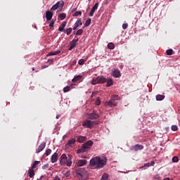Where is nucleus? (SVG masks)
I'll use <instances>...</instances> for the list:
<instances>
[{
	"label": "nucleus",
	"mask_w": 180,
	"mask_h": 180,
	"mask_svg": "<svg viewBox=\"0 0 180 180\" xmlns=\"http://www.w3.org/2000/svg\"><path fill=\"white\" fill-rule=\"evenodd\" d=\"M46 18L47 21L51 20L53 18V12L51 11H47L46 12Z\"/></svg>",
	"instance_id": "nucleus-14"
},
{
	"label": "nucleus",
	"mask_w": 180,
	"mask_h": 180,
	"mask_svg": "<svg viewBox=\"0 0 180 180\" xmlns=\"http://www.w3.org/2000/svg\"><path fill=\"white\" fill-rule=\"evenodd\" d=\"M98 84H105L108 81V79L105 78L103 76H98Z\"/></svg>",
	"instance_id": "nucleus-16"
},
{
	"label": "nucleus",
	"mask_w": 180,
	"mask_h": 180,
	"mask_svg": "<svg viewBox=\"0 0 180 180\" xmlns=\"http://www.w3.org/2000/svg\"><path fill=\"white\" fill-rule=\"evenodd\" d=\"M69 91H71V86H67L63 89V92H69Z\"/></svg>",
	"instance_id": "nucleus-40"
},
{
	"label": "nucleus",
	"mask_w": 180,
	"mask_h": 180,
	"mask_svg": "<svg viewBox=\"0 0 180 180\" xmlns=\"http://www.w3.org/2000/svg\"><path fill=\"white\" fill-rule=\"evenodd\" d=\"M44 148H46V143L44 142L39 146L38 148L36 150V153L39 154V153H41V151H43Z\"/></svg>",
	"instance_id": "nucleus-9"
},
{
	"label": "nucleus",
	"mask_w": 180,
	"mask_h": 180,
	"mask_svg": "<svg viewBox=\"0 0 180 180\" xmlns=\"http://www.w3.org/2000/svg\"><path fill=\"white\" fill-rule=\"evenodd\" d=\"M179 113H180V107L179 108Z\"/></svg>",
	"instance_id": "nucleus-56"
},
{
	"label": "nucleus",
	"mask_w": 180,
	"mask_h": 180,
	"mask_svg": "<svg viewBox=\"0 0 180 180\" xmlns=\"http://www.w3.org/2000/svg\"><path fill=\"white\" fill-rule=\"evenodd\" d=\"M154 165H155V161H152L151 162H148V163H145L141 168H148L150 167H154Z\"/></svg>",
	"instance_id": "nucleus-15"
},
{
	"label": "nucleus",
	"mask_w": 180,
	"mask_h": 180,
	"mask_svg": "<svg viewBox=\"0 0 180 180\" xmlns=\"http://www.w3.org/2000/svg\"><path fill=\"white\" fill-rule=\"evenodd\" d=\"M107 162V157L101 158L99 156H96L90 160V168L91 169H102V168H105Z\"/></svg>",
	"instance_id": "nucleus-1"
},
{
	"label": "nucleus",
	"mask_w": 180,
	"mask_h": 180,
	"mask_svg": "<svg viewBox=\"0 0 180 180\" xmlns=\"http://www.w3.org/2000/svg\"><path fill=\"white\" fill-rule=\"evenodd\" d=\"M78 143H84V141H86V136H77Z\"/></svg>",
	"instance_id": "nucleus-18"
},
{
	"label": "nucleus",
	"mask_w": 180,
	"mask_h": 180,
	"mask_svg": "<svg viewBox=\"0 0 180 180\" xmlns=\"http://www.w3.org/2000/svg\"><path fill=\"white\" fill-rule=\"evenodd\" d=\"M60 165L71 167V165H72V156L71 155H68V157H67V155L65 153L62 154L60 158Z\"/></svg>",
	"instance_id": "nucleus-2"
},
{
	"label": "nucleus",
	"mask_w": 180,
	"mask_h": 180,
	"mask_svg": "<svg viewBox=\"0 0 180 180\" xmlns=\"http://www.w3.org/2000/svg\"><path fill=\"white\" fill-rule=\"evenodd\" d=\"M39 163L40 161H35L31 168H32V169H34V168H36V166L39 165Z\"/></svg>",
	"instance_id": "nucleus-37"
},
{
	"label": "nucleus",
	"mask_w": 180,
	"mask_h": 180,
	"mask_svg": "<svg viewBox=\"0 0 180 180\" xmlns=\"http://www.w3.org/2000/svg\"><path fill=\"white\" fill-rule=\"evenodd\" d=\"M109 179V174L108 173H104L102 176L101 180H108Z\"/></svg>",
	"instance_id": "nucleus-28"
},
{
	"label": "nucleus",
	"mask_w": 180,
	"mask_h": 180,
	"mask_svg": "<svg viewBox=\"0 0 180 180\" xmlns=\"http://www.w3.org/2000/svg\"><path fill=\"white\" fill-rule=\"evenodd\" d=\"M72 41H73V43H77L78 42V38H77V37H75V39Z\"/></svg>",
	"instance_id": "nucleus-48"
},
{
	"label": "nucleus",
	"mask_w": 180,
	"mask_h": 180,
	"mask_svg": "<svg viewBox=\"0 0 180 180\" xmlns=\"http://www.w3.org/2000/svg\"><path fill=\"white\" fill-rule=\"evenodd\" d=\"M32 71H34V68H32Z\"/></svg>",
	"instance_id": "nucleus-55"
},
{
	"label": "nucleus",
	"mask_w": 180,
	"mask_h": 180,
	"mask_svg": "<svg viewBox=\"0 0 180 180\" xmlns=\"http://www.w3.org/2000/svg\"><path fill=\"white\" fill-rule=\"evenodd\" d=\"M127 27H129V24H127V23L122 24V29H124V30H126V29H127Z\"/></svg>",
	"instance_id": "nucleus-45"
},
{
	"label": "nucleus",
	"mask_w": 180,
	"mask_h": 180,
	"mask_svg": "<svg viewBox=\"0 0 180 180\" xmlns=\"http://www.w3.org/2000/svg\"><path fill=\"white\" fill-rule=\"evenodd\" d=\"M179 161V158L178 156H174L172 158V162H178Z\"/></svg>",
	"instance_id": "nucleus-41"
},
{
	"label": "nucleus",
	"mask_w": 180,
	"mask_h": 180,
	"mask_svg": "<svg viewBox=\"0 0 180 180\" xmlns=\"http://www.w3.org/2000/svg\"><path fill=\"white\" fill-rule=\"evenodd\" d=\"M86 160H79L77 162H76V165L77 167H84V165H86Z\"/></svg>",
	"instance_id": "nucleus-11"
},
{
	"label": "nucleus",
	"mask_w": 180,
	"mask_h": 180,
	"mask_svg": "<svg viewBox=\"0 0 180 180\" xmlns=\"http://www.w3.org/2000/svg\"><path fill=\"white\" fill-rule=\"evenodd\" d=\"M76 46H77V43L72 41L70 44V46L69 47V51H71V50H72L73 49H75Z\"/></svg>",
	"instance_id": "nucleus-24"
},
{
	"label": "nucleus",
	"mask_w": 180,
	"mask_h": 180,
	"mask_svg": "<svg viewBox=\"0 0 180 180\" xmlns=\"http://www.w3.org/2000/svg\"><path fill=\"white\" fill-rule=\"evenodd\" d=\"M165 98V96L158 94L156 96V101H163Z\"/></svg>",
	"instance_id": "nucleus-26"
},
{
	"label": "nucleus",
	"mask_w": 180,
	"mask_h": 180,
	"mask_svg": "<svg viewBox=\"0 0 180 180\" xmlns=\"http://www.w3.org/2000/svg\"><path fill=\"white\" fill-rule=\"evenodd\" d=\"M56 5L58 8H63V6H64V1H58Z\"/></svg>",
	"instance_id": "nucleus-33"
},
{
	"label": "nucleus",
	"mask_w": 180,
	"mask_h": 180,
	"mask_svg": "<svg viewBox=\"0 0 180 180\" xmlns=\"http://www.w3.org/2000/svg\"><path fill=\"white\" fill-rule=\"evenodd\" d=\"M42 168H43V169H49V164L44 165Z\"/></svg>",
	"instance_id": "nucleus-47"
},
{
	"label": "nucleus",
	"mask_w": 180,
	"mask_h": 180,
	"mask_svg": "<svg viewBox=\"0 0 180 180\" xmlns=\"http://www.w3.org/2000/svg\"><path fill=\"white\" fill-rule=\"evenodd\" d=\"M119 101H120V97L117 95L112 96L111 99L107 102H105V106H116L117 103H119Z\"/></svg>",
	"instance_id": "nucleus-5"
},
{
	"label": "nucleus",
	"mask_w": 180,
	"mask_h": 180,
	"mask_svg": "<svg viewBox=\"0 0 180 180\" xmlns=\"http://www.w3.org/2000/svg\"><path fill=\"white\" fill-rule=\"evenodd\" d=\"M58 160V153H54L51 158V161L53 164H54L55 162H57Z\"/></svg>",
	"instance_id": "nucleus-10"
},
{
	"label": "nucleus",
	"mask_w": 180,
	"mask_h": 180,
	"mask_svg": "<svg viewBox=\"0 0 180 180\" xmlns=\"http://www.w3.org/2000/svg\"><path fill=\"white\" fill-rule=\"evenodd\" d=\"M144 146L143 145L136 144L132 147H131L130 150L131 151H140L141 150H143Z\"/></svg>",
	"instance_id": "nucleus-7"
},
{
	"label": "nucleus",
	"mask_w": 180,
	"mask_h": 180,
	"mask_svg": "<svg viewBox=\"0 0 180 180\" xmlns=\"http://www.w3.org/2000/svg\"><path fill=\"white\" fill-rule=\"evenodd\" d=\"M60 53H61V51H51L46 55V57H50V56H57V54H60Z\"/></svg>",
	"instance_id": "nucleus-19"
},
{
	"label": "nucleus",
	"mask_w": 180,
	"mask_h": 180,
	"mask_svg": "<svg viewBox=\"0 0 180 180\" xmlns=\"http://www.w3.org/2000/svg\"><path fill=\"white\" fill-rule=\"evenodd\" d=\"M82 12L81 11H76L74 14L73 16H79V15H82Z\"/></svg>",
	"instance_id": "nucleus-44"
},
{
	"label": "nucleus",
	"mask_w": 180,
	"mask_h": 180,
	"mask_svg": "<svg viewBox=\"0 0 180 180\" xmlns=\"http://www.w3.org/2000/svg\"><path fill=\"white\" fill-rule=\"evenodd\" d=\"M166 54H167V56H172V54H174V50H172V49H168V50H167Z\"/></svg>",
	"instance_id": "nucleus-34"
},
{
	"label": "nucleus",
	"mask_w": 180,
	"mask_h": 180,
	"mask_svg": "<svg viewBox=\"0 0 180 180\" xmlns=\"http://www.w3.org/2000/svg\"><path fill=\"white\" fill-rule=\"evenodd\" d=\"M91 22H92V20L91 18H88L85 22L84 27H88V26H89V25H91Z\"/></svg>",
	"instance_id": "nucleus-27"
},
{
	"label": "nucleus",
	"mask_w": 180,
	"mask_h": 180,
	"mask_svg": "<svg viewBox=\"0 0 180 180\" xmlns=\"http://www.w3.org/2000/svg\"><path fill=\"white\" fill-rule=\"evenodd\" d=\"M112 76L115 78H120V77H122V73H120V70H119V69H117L112 72Z\"/></svg>",
	"instance_id": "nucleus-12"
},
{
	"label": "nucleus",
	"mask_w": 180,
	"mask_h": 180,
	"mask_svg": "<svg viewBox=\"0 0 180 180\" xmlns=\"http://www.w3.org/2000/svg\"><path fill=\"white\" fill-rule=\"evenodd\" d=\"M75 144V139H72L68 141V143L66 144V146H69V147H72V146H74Z\"/></svg>",
	"instance_id": "nucleus-20"
},
{
	"label": "nucleus",
	"mask_w": 180,
	"mask_h": 180,
	"mask_svg": "<svg viewBox=\"0 0 180 180\" xmlns=\"http://www.w3.org/2000/svg\"><path fill=\"white\" fill-rule=\"evenodd\" d=\"M76 176L79 180H87L89 174L85 168H79L76 170Z\"/></svg>",
	"instance_id": "nucleus-3"
},
{
	"label": "nucleus",
	"mask_w": 180,
	"mask_h": 180,
	"mask_svg": "<svg viewBox=\"0 0 180 180\" xmlns=\"http://www.w3.org/2000/svg\"><path fill=\"white\" fill-rule=\"evenodd\" d=\"M73 11H75V9H73Z\"/></svg>",
	"instance_id": "nucleus-58"
},
{
	"label": "nucleus",
	"mask_w": 180,
	"mask_h": 180,
	"mask_svg": "<svg viewBox=\"0 0 180 180\" xmlns=\"http://www.w3.org/2000/svg\"><path fill=\"white\" fill-rule=\"evenodd\" d=\"M98 6H99V3H96L94 6L92 7L89 15L91 17L94 16V13H95Z\"/></svg>",
	"instance_id": "nucleus-8"
},
{
	"label": "nucleus",
	"mask_w": 180,
	"mask_h": 180,
	"mask_svg": "<svg viewBox=\"0 0 180 180\" xmlns=\"http://www.w3.org/2000/svg\"><path fill=\"white\" fill-rule=\"evenodd\" d=\"M95 96V93H92L91 96Z\"/></svg>",
	"instance_id": "nucleus-53"
},
{
	"label": "nucleus",
	"mask_w": 180,
	"mask_h": 180,
	"mask_svg": "<svg viewBox=\"0 0 180 180\" xmlns=\"http://www.w3.org/2000/svg\"><path fill=\"white\" fill-rule=\"evenodd\" d=\"M56 119H60V115H59L56 116Z\"/></svg>",
	"instance_id": "nucleus-52"
},
{
	"label": "nucleus",
	"mask_w": 180,
	"mask_h": 180,
	"mask_svg": "<svg viewBox=\"0 0 180 180\" xmlns=\"http://www.w3.org/2000/svg\"><path fill=\"white\" fill-rule=\"evenodd\" d=\"M101 103H102L101 98L99 97H97L96 100V105H97V106H99V105H101Z\"/></svg>",
	"instance_id": "nucleus-35"
},
{
	"label": "nucleus",
	"mask_w": 180,
	"mask_h": 180,
	"mask_svg": "<svg viewBox=\"0 0 180 180\" xmlns=\"http://www.w3.org/2000/svg\"><path fill=\"white\" fill-rule=\"evenodd\" d=\"M106 82H107L106 86L108 87L112 86V85H113V79H107Z\"/></svg>",
	"instance_id": "nucleus-23"
},
{
	"label": "nucleus",
	"mask_w": 180,
	"mask_h": 180,
	"mask_svg": "<svg viewBox=\"0 0 180 180\" xmlns=\"http://www.w3.org/2000/svg\"><path fill=\"white\" fill-rule=\"evenodd\" d=\"M54 60L53 59H49L48 63H49V64H51V63H53Z\"/></svg>",
	"instance_id": "nucleus-49"
},
{
	"label": "nucleus",
	"mask_w": 180,
	"mask_h": 180,
	"mask_svg": "<svg viewBox=\"0 0 180 180\" xmlns=\"http://www.w3.org/2000/svg\"><path fill=\"white\" fill-rule=\"evenodd\" d=\"M92 85H96V84H99V82L98 80V77H94L91 80Z\"/></svg>",
	"instance_id": "nucleus-29"
},
{
	"label": "nucleus",
	"mask_w": 180,
	"mask_h": 180,
	"mask_svg": "<svg viewBox=\"0 0 180 180\" xmlns=\"http://www.w3.org/2000/svg\"><path fill=\"white\" fill-rule=\"evenodd\" d=\"M84 33V30L79 29V30L77 31L76 35L77 36H81V34Z\"/></svg>",
	"instance_id": "nucleus-36"
},
{
	"label": "nucleus",
	"mask_w": 180,
	"mask_h": 180,
	"mask_svg": "<svg viewBox=\"0 0 180 180\" xmlns=\"http://www.w3.org/2000/svg\"><path fill=\"white\" fill-rule=\"evenodd\" d=\"M78 27H76L75 25L74 26V27H73V30H77V28Z\"/></svg>",
	"instance_id": "nucleus-51"
},
{
	"label": "nucleus",
	"mask_w": 180,
	"mask_h": 180,
	"mask_svg": "<svg viewBox=\"0 0 180 180\" xmlns=\"http://www.w3.org/2000/svg\"><path fill=\"white\" fill-rule=\"evenodd\" d=\"M54 23H56V20H52L49 24V27L51 30H54Z\"/></svg>",
	"instance_id": "nucleus-31"
},
{
	"label": "nucleus",
	"mask_w": 180,
	"mask_h": 180,
	"mask_svg": "<svg viewBox=\"0 0 180 180\" xmlns=\"http://www.w3.org/2000/svg\"><path fill=\"white\" fill-rule=\"evenodd\" d=\"M28 175L30 178H33L34 176V169L32 168L28 170Z\"/></svg>",
	"instance_id": "nucleus-21"
},
{
	"label": "nucleus",
	"mask_w": 180,
	"mask_h": 180,
	"mask_svg": "<svg viewBox=\"0 0 180 180\" xmlns=\"http://www.w3.org/2000/svg\"><path fill=\"white\" fill-rule=\"evenodd\" d=\"M67 26V21H64L62 22L61 25L59 26L58 30L59 32H64V29Z\"/></svg>",
	"instance_id": "nucleus-17"
},
{
	"label": "nucleus",
	"mask_w": 180,
	"mask_h": 180,
	"mask_svg": "<svg viewBox=\"0 0 180 180\" xmlns=\"http://www.w3.org/2000/svg\"><path fill=\"white\" fill-rule=\"evenodd\" d=\"M82 78V75H77L75 76L73 79H72V82H77V81H79V79H81Z\"/></svg>",
	"instance_id": "nucleus-25"
},
{
	"label": "nucleus",
	"mask_w": 180,
	"mask_h": 180,
	"mask_svg": "<svg viewBox=\"0 0 180 180\" xmlns=\"http://www.w3.org/2000/svg\"><path fill=\"white\" fill-rule=\"evenodd\" d=\"M94 124H99V122L86 120L83 122V126H86L89 129H91V127H92Z\"/></svg>",
	"instance_id": "nucleus-6"
},
{
	"label": "nucleus",
	"mask_w": 180,
	"mask_h": 180,
	"mask_svg": "<svg viewBox=\"0 0 180 180\" xmlns=\"http://www.w3.org/2000/svg\"><path fill=\"white\" fill-rule=\"evenodd\" d=\"M84 63H85V60H84V59H80V60L78 61L79 65H84Z\"/></svg>",
	"instance_id": "nucleus-42"
},
{
	"label": "nucleus",
	"mask_w": 180,
	"mask_h": 180,
	"mask_svg": "<svg viewBox=\"0 0 180 180\" xmlns=\"http://www.w3.org/2000/svg\"><path fill=\"white\" fill-rule=\"evenodd\" d=\"M42 68H47V66H42Z\"/></svg>",
	"instance_id": "nucleus-54"
},
{
	"label": "nucleus",
	"mask_w": 180,
	"mask_h": 180,
	"mask_svg": "<svg viewBox=\"0 0 180 180\" xmlns=\"http://www.w3.org/2000/svg\"><path fill=\"white\" fill-rule=\"evenodd\" d=\"M172 130L173 131H176L178 130V126H176V125H172Z\"/></svg>",
	"instance_id": "nucleus-43"
},
{
	"label": "nucleus",
	"mask_w": 180,
	"mask_h": 180,
	"mask_svg": "<svg viewBox=\"0 0 180 180\" xmlns=\"http://www.w3.org/2000/svg\"><path fill=\"white\" fill-rule=\"evenodd\" d=\"M76 27L82 26V19L78 18L76 22L75 23Z\"/></svg>",
	"instance_id": "nucleus-22"
},
{
	"label": "nucleus",
	"mask_w": 180,
	"mask_h": 180,
	"mask_svg": "<svg viewBox=\"0 0 180 180\" xmlns=\"http://www.w3.org/2000/svg\"><path fill=\"white\" fill-rule=\"evenodd\" d=\"M72 32V27H69L66 30V34H68V36H69V34H71Z\"/></svg>",
	"instance_id": "nucleus-39"
},
{
	"label": "nucleus",
	"mask_w": 180,
	"mask_h": 180,
	"mask_svg": "<svg viewBox=\"0 0 180 180\" xmlns=\"http://www.w3.org/2000/svg\"><path fill=\"white\" fill-rule=\"evenodd\" d=\"M45 154L48 157L49 154H51V149H47L45 152Z\"/></svg>",
	"instance_id": "nucleus-46"
},
{
	"label": "nucleus",
	"mask_w": 180,
	"mask_h": 180,
	"mask_svg": "<svg viewBox=\"0 0 180 180\" xmlns=\"http://www.w3.org/2000/svg\"><path fill=\"white\" fill-rule=\"evenodd\" d=\"M57 9H58V6L57 5V4H54V5L51 8V11H57Z\"/></svg>",
	"instance_id": "nucleus-38"
},
{
	"label": "nucleus",
	"mask_w": 180,
	"mask_h": 180,
	"mask_svg": "<svg viewBox=\"0 0 180 180\" xmlns=\"http://www.w3.org/2000/svg\"><path fill=\"white\" fill-rule=\"evenodd\" d=\"M59 18L60 20H64V19L67 18V14H65V13H62L59 15Z\"/></svg>",
	"instance_id": "nucleus-30"
},
{
	"label": "nucleus",
	"mask_w": 180,
	"mask_h": 180,
	"mask_svg": "<svg viewBox=\"0 0 180 180\" xmlns=\"http://www.w3.org/2000/svg\"><path fill=\"white\" fill-rule=\"evenodd\" d=\"M89 119H90L91 120H96V119L99 118V114L97 113H90L89 115Z\"/></svg>",
	"instance_id": "nucleus-13"
},
{
	"label": "nucleus",
	"mask_w": 180,
	"mask_h": 180,
	"mask_svg": "<svg viewBox=\"0 0 180 180\" xmlns=\"http://www.w3.org/2000/svg\"><path fill=\"white\" fill-rule=\"evenodd\" d=\"M89 1V2H91V1H92V0H88Z\"/></svg>",
	"instance_id": "nucleus-57"
},
{
	"label": "nucleus",
	"mask_w": 180,
	"mask_h": 180,
	"mask_svg": "<svg viewBox=\"0 0 180 180\" xmlns=\"http://www.w3.org/2000/svg\"><path fill=\"white\" fill-rule=\"evenodd\" d=\"M108 49H109L110 50H113V49H115V44L112 42L108 43Z\"/></svg>",
	"instance_id": "nucleus-32"
},
{
	"label": "nucleus",
	"mask_w": 180,
	"mask_h": 180,
	"mask_svg": "<svg viewBox=\"0 0 180 180\" xmlns=\"http://www.w3.org/2000/svg\"><path fill=\"white\" fill-rule=\"evenodd\" d=\"M53 180H61V179H60V177H58V176H56Z\"/></svg>",
	"instance_id": "nucleus-50"
},
{
	"label": "nucleus",
	"mask_w": 180,
	"mask_h": 180,
	"mask_svg": "<svg viewBox=\"0 0 180 180\" xmlns=\"http://www.w3.org/2000/svg\"><path fill=\"white\" fill-rule=\"evenodd\" d=\"M94 146V141L89 140L87 141L82 145V147L79 148L77 150V154H82V153H86V151H89L91 150V147Z\"/></svg>",
	"instance_id": "nucleus-4"
}]
</instances>
